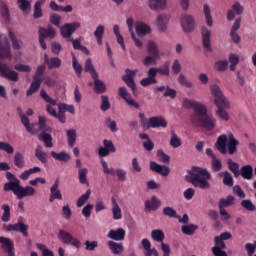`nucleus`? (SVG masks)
<instances>
[{
    "instance_id": "obj_1",
    "label": "nucleus",
    "mask_w": 256,
    "mask_h": 256,
    "mask_svg": "<svg viewBox=\"0 0 256 256\" xmlns=\"http://www.w3.org/2000/svg\"><path fill=\"white\" fill-rule=\"evenodd\" d=\"M211 179V173L205 168L194 166L189 172L187 181L192 183L194 187H199L200 189H211V184L209 183Z\"/></svg>"
},
{
    "instance_id": "obj_2",
    "label": "nucleus",
    "mask_w": 256,
    "mask_h": 256,
    "mask_svg": "<svg viewBox=\"0 0 256 256\" xmlns=\"http://www.w3.org/2000/svg\"><path fill=\"white\" fill-rule=\"evenodd\" d=\"M238 145L239 142L237 141V139H235V136H233L232 133H230L228 137L225 134L220 135L216 142V148L223 155H225L227 152L229 153V155H234V153H237Z\"/></svg>"
},
{
    "instance_id": "obj_3",
    "label": "nucleus",
    "mask_w": 256,
    "mask_h": 256,
    "mask_svg": "<svg viewBox=\"0 0 256 256\" xmlns=\"http://www.w3.org/2000/svg\"><path fill=\"white\" fill-rule=\"evenodd\" d=\"M190 123L195 125V127H203L206 131H213L217 126V119L213 117V115H207V107L206 112L199 114H192L190 116Z\"/></svg>"
},
{
    "instance_id": "obj_4",
    "label": "nucleus",
    "mask_w": 256,
    "mask_h": 256,
    "mask_svg": "<svg viewBox=\"0 0 256 256\" xmlns=\"http://www.w3.org/2000/svg\"><path fill=\"white\" fill-rule=\"evenodd\" d=\"M40 97H42V99H44V101L46 103H49L46 106L47 113L49 115H51L52 117H55L56 119H58V121H60V123H65V121L67 119L65 117V114L61 113V109H58V112H57V110L53 107V106L57 105V100H53V98L48 96V94L45 90L40 91Z\"/></svg>"
},
{
    "instance_id": "obj_5",
    "label": "nucleus",
    "mask_w": 256,
    "mask_h": 256,
    "mask_svg": "<svg viewBox=\"0 0 256 256\" xmlns=\"http://www.w3.org/2000/svg\"><path fill=\"white\" fill-rule=\"evenodd\" d=\"M138 117L141 122V127L144 129H159V127H167V120L162 116L151 117L149 120L145 117L144 113H139Z\"/></svg>"
},
{
    "instance_id": "obj_6",
    "label": "nucleus",
    "mask_w": 256,
    "mask_h": 256,
    "mask_svg": "<svg viewBox=\"0 0 256 256\" xmlns=\"http://www.w3.org/2000/svg\"><path fill=\"white\" fill-rule=\"evenodd\" d=\"M47 120L43 116H39V129L42 133L39 135V139L43 141L45 147L51 149L53 147V137L51 136V128L46 125Z\"/></svg>"
},
{
    "instance_id": "obj_7",
    "label": "nucleus",
    "mask_w": 256,
    "mask_h": 256,
    "mask_svg": "<svg viewBox=\"0 0 256 256\" xmlns=\"http://www.w3.org/2000/svg\"><path fill=\"white\" fill-rule=\"evenodd\" d=\"M210 93L214 97V104L219 105L222 103L224 109H231V102L229 99L223 94L221 87L217 84H212L210 86Z\"/></svg>"
},
{
    "instance_id": "obj_8",
    "label": "nucleus",
    "mask_w": 256,
    "mask_h": 256,
    "mask_svg": "<svg viewBox=\"0 0 256 256\" xmlns=\"http://www.w3.org/2000/svg\"><path fill=\"white\" fill-rule=\"evenodd\" d=\"M58 239L64 245H71L74 249H81V240L77 237H74L71 232L61 229L58 231Z\"/></svg>"
},
{
    "instance_id": "obj_9",
    "label": "nucleus",
    "mask_w": 256,
    "mask_h": 256,
    "mask_svg": "<svg viewBox=\"0 0 256 256\" xmlns=\"http://www.w3.org/2000/svg\"><path fill=\"white\" fill-rule=\"evenodd\" d=\"M182 107H184V109H194V115H199V113H206L207 106L201 102H197L196 100L185 98L182 101Z\"/></svg>"
},
{
    "instance_id": "obj_10",
    "label": "nucleus",
    "mask_w": 256,
    "mask_h": 256,
    "mask_svg": "<svg viewBox=\"0 0 256 256\" xmlns=\"http://www.w3.org/2000/svg\"><path fill=\"white\" fill-rule=\"evenodd\" d=\"M81 27V23L72 22L66 23L63 26H60V33L64 39H71V35Z\"/></svg>"
},
{
    "instance_id": "obj_11",
    "label": "nucleus",
    "mask_w": 256,
    "mask_h": 256,
    "mask_svg": "<svg viewBox=\"0 0 256 256\" xmlns=\"http://www.w3.org/2000/svg\"><path fill=\"white\" fill-rule=\"evenodd\" d=\"M180 24L185 33L195 31V18L193 16L184 14L180 18Z\"/></svg>"
},
{
    "instance_id": "obj_12",
    "label": "nucleus",
    "mask_w": 256,
    "mask_h": 256,
    "mask_svg": "<svg viewBox=\"0 0 256 256\" xmlns=\"http://www.w3.org/2000/svg\"><path fill=\"white\" fill-rule=\"evenodd\" d=\"M0 41V59H11V45L7 36H1Z\"/></svg>"
},
{
    "instance_id": "obj_13",
    "label": "nucleus",
    "mask_w": 256,
    "mask_h": 256,
    "mask_svg": "<svg viewBox=\"0 0 256 256\" xmlns=\"http://www.w3.org/2000/svg\"><path fill=\"white\" fill-rule=\"evenodd\" d=\"M0 75L9 81H19V74L4 63H0Z\"/></svg>"
},
{
    "instance_id": "obj_14",
    "label": "nucleus",
    "mask_w": 256,
    "mask_h": 256,
    "mask_svg": "<svg viewBox=\"0 0 256 256\" xmlns=\"http://www.w3.org/2000/svg\"><path fill=\"white\" fill-rule=\"evenodd\" d=\"M1 249L7 253L8 256H15V244L13 240L8 237L0 236Z\"/></svg>"
},
{
    "instance_id": "obj_15",
    "label": "nucleus",
    "mask_w": 256,
    "mask_h": 256,
    "mask_svg": "<svg viewBox=\"0 0 256 256\" xmlns=\"http://www.w3.org/2000/svg\"><path fill=\"white\" fill-rule=\"evenodd\" d=\"M27 229H29V225H26L21 220H19L15 224H8L6 226V231H18L19 233H22L24 237H28L29 233L27 232Z\"/></svg>"
},
{
    "instance_id": "obj_16",
    "label": "nucleus",
    "mask_w": 256,
    "mask_h": 256,
    "mask_svg": "<svg viewBox=\"0 0 256 256\" xmlns=\"http://www.w3.org/2000/svg\"><path fill=\"white\" fill-rule=\"evenodd\" d=\"M137 73H139V70L137 69L135 70L126 69V75H124L122 78L123 81H125V83L128 85V87L132 89L133 93L137 91V86L135 85V81L133 80V78L135 77V75H137Z\"/></svg>"
},
{
    "instance_id": "obj_17",
    "label": "nucleus",
    "mask_w": 256,
    "mask_h": 256,
    "mask_svg": "<svg viewBox=\"0 0 256 256\" xmlns=\"http://www.w3.org/2000/svg\"><path fill=\"white\" fill-rule=\"evenodd\" d=\"M118 95L120 97H122V99H124V101H126L127 105H129L130 107H135V109H139V103H137V101L133 100V97H131V94H129V92H127L126 87H120Z\"/></svg>"
},
{
    "instance_id": "obj_18",
    "label": "nucleus",
    "mask_w": 256,
    "mask_h": 256,
    "mask_svg": "<svg viewBox=\"0 0 256 256\" xmlns=\"http://www.w3.org/2000/svg\"><path fill=\"white\" fill-rule=\"evenodd\" d=\"M202 45L206 51H211V30L206 26L201 28Z\"/></svg>"
},
{
    "instance_id": "obj_19",
    "label": "nucleus",
    "mask_w": 256,
    "mask_h": 256,
    "mask_svg": "<svg viewBox=\"0 0 256 256\" xmlns=\"http://www.w3.org/2000/svg\"><path fill=\"white\" fill-rule=\"evenodd\" d=\"M111 211L114 221H121V219H123V211L121 210V206H119V202H117L115 197L111 198Z\"/></svg>"
},
{
    "instance_id": "obj_20",
    "label": "nucleus",
    "mask_w": 256,
    "mask_h": 256,
    "mask_svg": "<svg viewBox=\"0 0 256 256\" xmlns=\"http://www.w3.org/2000/svg\"><path fill=\"white\" fill-rule=\"evenodd\" d=\"M147 75L148 77L143 78L140 81V85H142V87H149V85H155V83H157V70H155V68H150Z\"/></svg>"
},
{
    "instance_id": "obj_21",
    "label": "nucleus",
    "mask_w": 256,
    "mask_h": 256,
    "mask_svg": "<svg viewBox=\"0 0 256 256\" xmlns=\"http://www.w3.org/2000/svg\"><path fill=\"white\" fill-rule=\"evenodd\" d=\"M55 200L63 201V194H61V190H59V180H56L50 187L49 202L53 203Z\"/></svg>"
},
{
    "instance_id": "obj_22",
    "label": "nucleus",
    "mask_w": 256,
    "mask_h": 256,
    "mask_svg": "<svg viewBox=\"0 0 256 256\" xmlns=\"http://www.w3.org/2000/svg\"><path fill=\"white\" fill-rule=\"evenodd\" d=\"M36 191L33 186H19L18 190L16 191V197L17 199H24V197H33L35 195Z\"/></svg>"
},
{
    "instance_id": "obj_23",
    "label": "nucleus",
    "mask_w": 256,
    "mask_h": 256,
    "mask_svg": "<svg viewBox=\"0 0 256 256\" xmlns=\"http://www.w3.org/2000/svg\"><path fill=\"white\" fill-rule=\"evenodd\" d=\"M44 63H46L48 69H59L63 61L59 57L49 58V55L44 54Z\"/></svg>"
},
{
    "instance_id": "obj_24",
    "label": "nucleus",
    "mask_w": 256,
    "mask_h": 256,
    "mask_svg": "<svg viewBox=\"0 0 256 256\" xmlns=\"http://www.w3.org/2000/svg\"><path fill=\"white\" fill-rule=\"evenodd\" d=\"M216 107L217 109L215 113L220 121H224V123L231 121V116L229 115V112L225 110L223 103L216 104Z\"/></svg>"
},
{
    "instance_id": "obj_25",
    "label": "nucleus",
    "mask_w": 256,
    "mask_h": 256,
    "mask_svg": "<svg viewBox=\"0 0 256 256\" xmlns=\"http://www.w3.org/2000/svg\"><path fill=\"white\" fill-rule=\"evenodd\" d=\"M141 245L144 249V256H159V252L157 251V249L151 248V241H149V239H142Z\"/></svg>"
},
{
    "instance_id": "obj_26",
    "label": "nucleus",
    "mask_w": 256,
    "mask_h": 256,
    "mask_svg": "<svg viewBox=\"0 0 256 256\" xmlns=\"http://www.w3.org/2000/svg\"><path fill=\"white\" fill-rule=\"evenodd\" d=\"M170 19L171 16H169V14H160L156 19V26L160 31H167Z\"/></svg>"
},
{
    "instance_id": "obj_27",
    "label": "nucleus",
    "mask_w": 256,
    "mask_h": 256,
    "mask_svg": "<svg viewBox=\"0 0 256 256\" xmlns=\"http://www.w3.org/2000/svg\"><path fill=\"white\" fill-rule=\"evenodd\" d=\"M161 207V200L157 196H152L150 199L145 201V209L147 211H157Z\"/></svg>"
},
{
    "instance_id": "obj_28",
    "label": "nucleus",
    "mask_w": 256,
    "mask_h": 256,
    "mask_svg": "<svg viewBox=\"0 0 256 256\" xmlns=\"http://www.w3.org/2000/svg\"><path fill=\"white\" fill-rule=\"evenodd\" d=\"M125 230L123 228H118L116 230H110L107 234L108 239H112L113 241H123L125 239Z\"/></svg>"
},
{
    "instance_id": "obj_29",
    "label": "nucleus",
    "mask_w": 256,
    "mask_h": 256,
    "mask_svg": "<svg viewBox=\"0 0 256 256\" xmlns=\"http://www.w3.org/2000/svg\"><path fill=\"white\" fill-rule=\"evenodd\" d=\"M147 51L150 53V55H155V57H164L165 53L159 50V46H157V43L153 40L148 41L147 43Z\"/></svg>"
},
{
    "instance_id": "obj_30",
    "label": "nucleus",
    "mask_w": 256,
    "mask_h": 256,
    "mask_svg": "<svg viewBox=\"0 0 256 256\" xmlns=\"http://www.w3.org/2000/svg\"><path fill=\"white\" fill-rule=\"evenodd\" d=\"M50 155L55 159V161H60V163H69V161H71V155L65 151H51Z\"/></svg>"
},
{
    "instance_id": "obj_31",
    "label": "nucleus",
    "mask_w": 256,
    "mask_h": 256,
    "mask_svg": "<svg viewBox=\"0 0 256 256\" xmlns=\"http://www.w3.org/2000/svg\"><path fill=\"white\" fill-rule=\"evenodd\" d=\"M8 37L10 41H12V48L14 49V51H16V53L21 54L20 51L21 49H23V41L17 40L15 33H13V31L11 30L8 31Z\"/></svg>"
},
{
    "instance_id": "obj_32",
    "label": "nucleus",
    "mask_w": 256,
    "mask_h": 256,
    "mask_svg": "<svg viewBox=\"0 0 256 256\" xmlns=\"http://www.w3.org/2000/svg\"><path fill=\"white\" fill-rule=\"evenodd\" d=\"M150 169L155 173L163 175V177H167V175H169L170 173L169 167L162 166L161 164H157L156 162H150Z\"/></svg>"
},
{
    "instance_id": "obj_33",
    "label": "nucleus",
    "mask_w": 256,
    "mask_h": 256,
    "mask_svg": "<svg viewBox=\"0 0 256 256\" xmlns=\"http://www.w3.org/2000/svg\"><path fill=\"white\" fill-rule=\"evenodd\" d=\"M135 31L139 37H145L151 33V27L143 22H138L135 25Z\"/></svg>"
},
{
    "instance_id": "obj_34",
    "label": "nucleus",
    "mask_w": 256,
    "mask_h": 256,
    "mask_svg": "<svg viewBox=\"0 0 256 256\" xmlns=\"http://www.w3.org/2000/svg\"><path fill=\"white\" fill-rule=\"evenodd\" d=\"M148 5L152 11H163L167 7V0H148Z\"/></svg>"
},
{
    "instance_id": "obj_35",
    "label": "nucleus",
    "mask_w": 256,
    "mask_h": 256,
    "mask_svg": "<svg viewBox=\"0 0 256 256\" xmlns=\"http://www.w3.org/2000/svg\"><path fill=\"white\" fill-rule=\"evenodd\" d=\"M241 13H243V6L236 2L234 5H232V10L228 11V21H233V19H235V15H241Z\"/></svg>"
},
{
    "instance_id": "obj_36",
    "label": "nucleus",
    "mask_w": 256,
    "mask_h": 256,
    "mask_svg": "<svg viewBox=\"0 0 256 256\" xmlns=\"http://www.w3.org/2000/svg\"><path fill=\"white\" fill-rule=\"evenodd\" d=\"M139 137L143 140L142 145L146 151H153V149H155V144L151 141L149 135L146 133H140Z\"/></svg>"
},
{
    "instance_id": "obj_37",
    "label": "nucleus",
    "mask_w": 256,
    "mask_h": 256,
    "mask_svg": "<svg viewBox=\"0 0 256 256\" xmlns=\"http://www.w3.org/2000/svg\"><path fill=\"white\" fill-rule=\"evenodd\" d=\"M108 247H109L110 251L113 253V255H121V253L124 251V247H123L122 243L109 241Z\"/></svg>"
},
{
    "instance_id": "obj_38",
    "label": "nucleus",
    "mask_w": 256,
    "mask_h": 256,
    "mask_svg": "<svg viewBox=\"0 0 256 256\" xmlns=\"http://www.w3.org/2000/svg\"><path fill=\"white\" fill-rule=\"evenodd\" d=\"M72 55V68L75 71L76 75L78 77H81V74L83 73V65H81V63H79V60L77 59V56L75 55V53H71Z\"/></svg>"
},
{
    "instance_id": "obj_39",
    "label": "nucleus",
    "mask_w": 256,
    "mask_h": 256,
    "mask_svg": "<svg viewBox=\"0 0 256 256\" xmlns=\"http://www.w3.org/2000/svg\"><path fill=\"white\" fill-rule=\"evenodd\" d=\"M84 70L86 73H90L92 79H97V77H99V74L95 71V66L90 58L86 60Z\"/></svg>"
},
{
    "instance_id": "obj_40",
    "label": "nucleus",
    "mask_w": 256,
    "mask_h": 256,
    "mask_svg": "<svg viewBox=\"0 0 256 256\" xmlns=\"http://www.w3.org/2000/svg\"><path fill=\"white\" fill-rule=\"evenodd\" d=\"M21 185V180L10 181L4 185V191H13L14 195L17 196V191Z\"/></svg>"
},
{
    "instance_id": "obj_41",
    "label": "nucleus",
    "mask_w": 256,
    "mask_h": 256,
    "mask_svg": "<svg viewBox=\"0 0 256 256\" xmlns=\"http://www.w3.org/2000/svg\"><path fill=\"white\" fill-rule=\"evenodd\" d=\"M88 173L89 169H87V167L78 169V179L82 185H87V187H89V180L87 179Z\"/></svg>"
},
{
    "instance_id": "obj_42",
    "label": "nucleus",
    "mask_w": 256,
    "mask_h": 256,
    "mask_svg": "<svg viewBox=\"0 0 256 256\" xmlns=\"http://www.w3.org/2000/svg\"><path fill=\"white\" fill-rule=\"evenodd\" d=\"M66 137L68 141V146L75 147V143L77 141V130L75 129L66 130Z\"/></svg>"
},
{
    "instance_id": "obj_43",
    "label": "nucleus",
    "mask_w": 256,
    "mask_h": 256,
    "mask_svg": "<svg viewBox=\"0 0 256 256\" xmlns=\"http://www.w3.org/2000/svg\"><path fill=\"white\" fill-rule=\"evenodd\" d=\"M181 145H183L181 138L175 133V131H172L170 134V147L173 149H179Z\"/></svg>"
},
{
    "instance_id": "obj_44",
    "label": "nucleus",
    "mask_w": 256,
    "mask_h": 256,
    "mask_svg": "<svg viewBox=\"0 0 256 256\" xmlns=\"http://www.w3.org/2000/svg\"><path fill=\"white\" fill-rule=\"evenodd\" d=\"M57 107H58V109H60V112L62 113V115H65V113H70L71 115H75V106L74 105L58 103Z\"/></svg>"
},
{
    "instance_id": "obj_45",
    "label": "nucleus",
    "mask_w": 256,
    "mask_h": 256,
    "mask_svg": "<svg viewBox=\"0 0 256 256\" xmlns=\"http://www.w3.org/2000/svg\"><path fill=\"white\" fill-rule=\"evenodd\" d=\"M240 175L243 179H253V167L251 165L243 166L240 170Z\"/></svg>"
},
{
    "instance_id": "obj_46",
    "label": "nucleus",
    "mask_w": 256,
    "mask_h": 256,
    "mask_svg": "<svg viewBox=\"0 0 256 256\" xmlns=\"http://www.w3.org/2000/svg\"><path fill=\"white\" fill-rule=\"evenodd\" d=\"M18 7L23 13L29 15L31 13V2L28 0H17Z\"/></svg>"
},
{
    "instance_id": "obj_47",
    "label": "nucleus",
    "mask_w": 256,
    "mask_h": 256,
    "mask_svg": "<svg viewBox=\"0 0 256 256\" xmlns=\"http://www.w3.org/2000/svg\"><path fill=\"white\" fill-rule=\"evenodd\" d=\"M161 59V56H155L154 54L146 56L142 63L144 67H149L151 65H157V60Z\"/></svg>"
},
{
    "instance_id": "obj_48",
    "label": "nucleus",
    "mask_w": 256,
    "mask_h": 256,
    "mask_svg": "<svg viewBox=\"0 0 256 256\" xmlns=\"http://www.w3.org/2000/svg\"><path fill=\"white\" fill-rule=\"evenodd\" d=\"M151 237L153 241H157V243H163L165 240V233L161 229L152 230Z\"/></svg>"
},
{
    "instance_id": "obj_49",
    "label": "nucleus",
    "mask_w": 256,
    "mask_h": 256,
    "mask_svg": "<svg viewBox=\"0 0 256 256\" xmlns=\"http://www.w3.org/2000/svg\"><path fill=\"white\" fill-rule=\"evenodd\" d=\"M203 13L208 27H213V17L211 16V8L209 7V5L204 4Z\"/></svg>"
},
{
    "instance_id": "obj_50",
    "label": "nucleus",
    "mask_w": 256,
    "mask_h": 256,
    "mask_svg": "<svg viewBox=\"0 0 256 256\" xmlns=\"http://www.w3.org/2000/svg\"><path fill=\"white\" fill-rule=\"evenodd\" d=\"M105 33V26L99 25L94 31V36L96 37V41L98 45H103V35Z\"/></svg>"
},
{
    "instance_id": "obj_51",
    "label": "nucleus",
    "mask_w": 256,
    "mask_h": 256,
    "mask_svg": "<svg viewBox=\"0 0 256 256\" xmlns=\"http://www.w3.org/2000/svg\"><path fill=\"white\" fill-rule=\"evenodd\" d=\"M2 210H3V214H2L1 220L4 223H9V221H11V207L9 206V204H3Z\"/></svg>"
},
{
    "instance_id": "obj_52",
    "label": "nucleus",
    "mask_w": 256,
    "mask_h": 256,
    "mask_svg": "<svg viewBox=\"0 0 256 256\" xmlns=\"http://www.w3.org/2000/svg\"><path fill=\"white\" fill-rule=\"evenodd\" d=\"M113 31H114V35L117 39V43L121 46L123 51H126L127 48L125 47V42L123 40V36L121 35V32H119V25H114Z\"/></svg>"
},
{
    "instance_id": "obj_53",
    "label": "nucleus",
    "mask_w": 256,
    "mask_h": 256,
    "mask_svg": "<svg viewBox=\"0 0 256 256\" xmlns=\"http://www.w3.org/2000/svg\"><path fill=\"white\" fill-rule=\"evenodd\" d=\"M197 229H199V226L195 224H186L182 226V233L184 235H195Z\"/></svg>"
},
{
    "instance_id": "obj_54",
    "label": "nucleus",
    "mask_w": 256,
    "mask_h": 256,
    "mask_svg": "<svg viewBox=\"0 0 256 256\" xmlns=\"http://www.w3.org/2000/svg\"><path fill=\"white\" fill-rule=\"evenodd\" d=\"M35 157H37L41 163H47V153L43 151V146H37L35 150Z\"/></svg>"
},
{
    "instance_id": "obj_55",
    "label": "nucleus",
    "mask_w": 256,
    "mask_h": 256,
    "mask_svg": "<svg viewBox=\"0 0 256 256\" xmlns=\"http://www.w3.org/2000/svg\"><path fill=\"white\" fill-rule=\"evenodd\" d=\"M94 79V90L96 93H105L107 87L105 83L99 79V77L93 78Z\"/></svg>"
},
{
    "instance_id": "obj_56",
    "label": "nucleus",
    "mask_w": 256,
    "mask_h": 256,
    "mask_svg": "<svg viewBox=\"0 0 256 256\" xmlns=\"http://www.w3.org/2000/svg\"><path fill=\"white\" fill-rule=\"evenodd\" d=\"M45 0H38L34 5V19H39L43 17V10L41 5H44Z\"/></svg>"
},
{
    "instance_id": "obj_57",
    "label": "nucleus",
    "mask_w": 256,
    "mask_h": 256,
    "mask_svg": "<svg viewBox=\"0 0 256 256\" xmlns=\"http://www.w3.org/2000/svg\"><path fill=\"white\" fill-rule=\"evenodd\" d=\"M20 117H21V123L24 125L26 131H28V133H31L32 135H35L37 131L33 130V128L31 127L29 123V118H27V116H25V114L23 113H20Z\"/></svg>"
},
{
    "instance_id": "obj_58",
    "label": "nucleus",
    "mask_w": 256,
    "mask_h": 256,
    "mask_svg": "<svg viewBox=\"0 0 256 256\" xmlns=\"http://www.w3.org/2000/svg\"><path fill=\"white\" fill-rule=\"evenodd\" d=\"M228 61L230 63V71H235L237 65H239V55L231 53L228 57Z\"/></svg>"
},
{
    "instance_id": "obj_59",
    "label": "nucleus",
    "mask_w": 256,
    "mask_h": 256,
    "mask_svg": "<svg viewBox=\"0 0 256 256\" xmlns=\"http://www.w3.org/2000/svg\"><path fill=\"white\" fill-rule=\"evenodd\" d=\"M36 247L39 251H41L42 256H55V253L53 250L49 249L45 244L43 243H37Z\"/></svg>"
},
{
    "instance_id": "obj_60",
    "label": "nucleus",
    "mask_w": 256,
    "mask_h": 256,
    "mask_svg": "<svg viewBox=\"0 0 256 256\" xmlns=\"http://www.w3.org/2000/svg\"><path fill=\"white\" fill-rule=\"evenodd\" d=\"M235 198L233 196H228L226 199H221L219 201V209H225L227 207H231V205H234Z\"/></svg>"
},
{
    "instance_id": "obj_61",
    "label": "nucleus",
    "mask_w": 256,
    "mask_h": 256,
    "mask_svg": "<svg viewBox=\"0 0 256 256\" xmlns=\"http://www.w3.org/2000/svg\"><path fill=\"white\" fill-rule=\"evenodd\" d=\"M219 177H223L224 185H227V187H233V176H231L229 172H221L219 173Z\"/></svg>"
},
{
    "instance_id": "obj_62",
    "label": "nucleus",
    "mask_w": 256,
    "mask_h": 256,
    "mask_svg": "<svg viewBox=\"0 0 256 256\" xmlns=\"http://www.w3.org/2000/svg\"><path fill=\"white\" fill-rule=\"evenodd\" d=\"M169 67H171V63L165 62L163 66L159 68H155L156 75L157 73H160V75H165L166 77H169L170 75Z\"/></svg>"
},
{
    "instance_id": "obj_63",
    "label": "nucleus",
    "mask_w": 256,
    "mask_h": 256,
    "mask_svg": "<svg viewBox=\"0 0 256 256\" xmlns=\"http://www.w3.org/2000/svg\"><path fill=\"white\" fill-rule=\"evenodd\" d=\"M89 197H91V190H87L85 194L81 195L77 200V207H83L89 201Z\"/></svg>"
},
{
    "instance_id": "obj_64",
    "label": "nucleus",
    "mask_w": 256,
    "mask_h": 256,
    "mask_svg": "<svg viewBox=\"0 0 256 256\" xmlns=\"http://www.w3.org/2000/svg\"><path fill=\"white\" fill-rule=\"evenodd\" d=\"M61 213L63 219H65L66 221H69L71 217H73V212L71 211V206H69V204H65L62 207Z\"/></svg>"
}]
</instances>
